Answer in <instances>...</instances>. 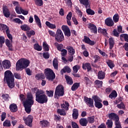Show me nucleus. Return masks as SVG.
Masks as SVG:
<instances>
[{
	"label": "nucleus",
	"instance_id": "obj_1",
	"mask_svg": "<svg viewBox=\"0 0 128 128\" xmlns=\"http://www.w3.org/2000/svg\"><path fill=\"white\" fill-rule=\"evenodd\" d=\"M14 78L16 80H22L20 74L16 72L12 74V71L10 70H6L4 73V81L6 82L10 88H14L16 86L14 84Z\"/></svg>",
	"mask_w": 128,
	"mask_h": 128
},
{
	"label": "nucleus",
	"instance_id": "obj_2",
	"mask_svg": "<svg viewBox=\"0 0 128 128\" xmlns=\"http://www.w3.org/2000/svg\"><path fill=\"white\" fill-rule=\"evenodd\" d=\"M30 60L28 59L22 58L18 60L16 63V70L17 72L22 71L25 69L26 72L28 76H32V71L30 68H26L30 66Z\"/></svg>",
	"mask_w": 128,
	"mask_h": 128
},
{
	"label": "nucleus",
	"instance_id": "obj_3",
	"mask_svg": "<svg viewBox=\"0 0 128 128\" xmlns=\"http://www.w3.org/2000/svg\"><path fill=\"white\" fill-rule=\"evenodd\" d=\"M44 74L42 73L36 74L35 76L36 80H44L46 78L48 80L54 82V78H56V74L50 68H45Z\"/></svg>",
	"mask_w": 128,
	"mask_h": 128
},
{
	"label": "nucleus",
	"instance_id": "obj_4",
	"mask_svg": "<svg viewBox=\"0 0 128 128\" xmlns=\"http://www.w3.org/2000/svg\"><path fill=\"white\" fill-rule=\"evenodd\" d=\"M34 91L36 92H35V100L38 104H46V102H48V96L45 94V92L44 90L34 88Z\"/></svg>",
	"mask_w": 128,
	"mask_h": 128
},
{
	"label": "nucleus",
	"instance_id": "obj_5",
	"mask_svg": "<svg viewBox=\"0 0 128 128\" xmlns=\"http://www.w3.org/2000/svg\"><path fill=\"white\" fill-rule=\"evenodd\" d=\"M34 101V96L32 93H27L26 99L24 102V106L26 114H30L32 112V106Z\"/></svg>",
	"mask_w": 128,
	"mask_h": 128
},
{
	"label": "nucleus",
	"instance_id": "obj_6",
	"mask_svg": "<svg viewBox=\"0 0 128 128\" xmlns=\"http://www.w3.org/2000/svg\"><path fill=\"white\" fill-rule=\"evenodd\" d=\"M64 86L62 85H58L56 87L55 92L54 94V98H58L60 96H64Z\"/></svg>",
	"mask_w": 128,
	"mask_h": 128
},
{
	"label": "nucleus",
	"instance_id": "obj_7",
	"mask_svg": "<svg viewBox=\"0 0 128 128\" xmlns=\"http://www.w3.org/2000/svg\"><path fill=\"white\" fill-rule=\"evenodd\" d=\"M64 40V34L60 29H58L55 35V40L57 42H62Z\"/></svg>",
	"mask_w": 128,
	"mask_h": 128
},
{
	"label": "nucleus",
	"instance_id": "obj_8",
	"mask_svg": "<svg viewBox=\"0 0 128 128\" xmlns=\"http://www.w3.org/2000/svg\"><path fill=\"white\" fill-rule=\"evenodd\" d=\"M106 116L107 118H108L110 120H114V124L118 122H120V117L116 114L114 112L108 113L106 115Z\"/></svg>",
	"mask_w": 128,
	"mask_h": 128
},
{
	"label": "nucleus",
	"instance_id": "obj_9",
	"mask_svg": "<svg viewBox=\"0 0 128 128\" xmlns=\"http://www.w3.org/2000/svg\"><path fill=\"white\" fill-rule=\"evenodd\" d=\"M84 101L86 104L88 106L89 108H92L94 107V100L92 99V98H88V96H84Z\"/></svg>",
	"mask_w": 128,
	"mask_h": 128
},
{
	"label": "nucleus",
	"instance_id": "obj_10",
	"mask_svg": "<svg viewBox=\"0 0 128 128\" xmlns=\"http://www.w3.org/2000/svg\"><path fill=\"white\" fill-rule=\"evenodd\" d=\"M62 30H63L65 36H68V38H70V28H68V26H62Z\"/></svg>",
	"mask_w": 128,
	"mask_h": 128
},
{
	"label": "nucleus",
	"instance_id": "obj_11",
	"mask_svg": "<svg viewBox=\"0 0 128 128\" xmlns=\"http://www.w3.org/2000/svg\"><path fill=\"white\" fill-rule=\"evenodd\" d=\"M2 14L5 16V18H10V9H8V6H2Z\"/></svg>",
	"mask_w": 128,
	"mask_h": 128
},
{
	"label": "nucleus",
	"instance_id": "obj_12",
	"mask_svg": "<svg viewBox=\"0 0 128 128\" xmlns=\"http://www.w3.org/2000/svg\"><path fill=\"white\" fill-rule=\"evenodd\" d=\"M23 120L26 126H32V116L30 115L27 118H24Z\"/></svg>",
	"mask_w": 128,
	"mask_h": 128
},
{
	"label": "nucleus",
	"instance_id": "obj_13",
	"mask_svg": "<svg viewBox=\"0 0 128 128\" xmlns=\"http://www.w3.org/2000/svg\"><path fill=\"white\" fill-rule=\"evenodd\" d=\"M88 28L90 29V30L93 32V34H98V28H96V26L94 25V24L89 23Z\"/></svg>",
	"mask_w": 128,
	"mask_h": 128
},
{
	"label": "nucleus",
	"instance_id": "obj_14",
	"mask_svg": "<svg viewBox=\"0 0 128 128\" xmlns=\"http://www.w3.org/2000/svg\"><path fill=\"white\" fill-rule=\"evenodd\" d=\"M105 24L107 26H114V22L111 18H108L105 20Z\"/></svg>",
	"mask_w": 128,
	"mask_h": 128
},
{
	"label": "nucleus",
	"instance_id": "obj_15",
	"mask_svg": "<svg viewBox=\"0 0 128 128\" xmlns=\"http://www.w3.org/2000/svg\"><path fill=\"white\" fill-rule=\"evenodd\" d=\"M2 64L5 70H8L11 66L10 62L8 60H4L2 62Z\"/></svg>",
	"mask_w": 128,
	"mask_h": 128
},
{
	"label": "nucleus",
	"instance_id": "obj_16",
	"mask_svg": "<svg viewBox=\"0 0 128 128\" xmlns=\"http://www.w3.org/2000/svg\"><path fill=\"white\" fill-rule=\"evenodd\" d=\"M71 72L72 69H70V68L68 66H64V68L60 71V72L62 75L64 74H66V72H67L68 74H70Z\"/></svg>",
	"mask_w": 128,
	"mask_h": 128
},
{
	"label": "nucleus",
	"instance_id": "obj_17",
	"mask_svg": "<svg viewBox=\"0 0 128 128\" xmlns=\"http://www.w3.org/2000/svg\"><path fill=\"white\" fill-rule=\"evenodd\" d=\"M82 68L83 70H87V72H88L92 70V66L90 65V63L86 62L85 64H82Z\"/></svg>",
	"mask_w": 128,
	"mask_h": 128
},
{
	"label": "nucleus",
	"instance_id": "obj_18",
	"mask_svg": "<svg viewBox=\"0 0 128 128\" xmlns=\"http://www.w3.org/2000/svg\"><path fill=\"white\" fill-rule=\"evenodd\" d=\"M10 30L8 26L2 23L0 24V32H2L4 34L6 32V31Z\"/></svg>",
	"mask_w": 128,
	"mask_h": 128
},
{
	"label": "nucleus",
	"instance_id": "obj_19",
	"mask_svg": "<svg viewBox=\"0 0 128 128\" xmlns=\"http://www.w3.org/2000/svg\"><path fill=\"white\" fill-rule=\"evenodd\" d=\"M9 108L12 112H18V106L16 104H10Z\"/></svg>",
	"mask_w": 128,
	"mask_h": 128
},
{
	"label": "nucleus",
	"instance_id": "obj_20",
	"mask_svg": "<svg viewBox=\"0 0 128 128\" xmlns=\"http://www.w3.org/2000/svg\"><path fill=\"white\" fill-rule=\"evenodd\" d=\"M66 50H68V54L70 56H74L76 54V50L72 46H67Z\"/></svg>",
	"mask_w": 128,
	"mask_h": 128
},
{
	"label": "nucleus",
	"instance_id": "obj_21",
	"mask_svg": "<svg viewBox=\"0 0 128 128\" xmlns=\"http://www.w3.org/2000/svg\"><path fill=\"white\" fill-rule=\"evenodd\" d=\"M34 18L35 20V22H36V24L38 26V28H42V22H40V19L38 16L36 14H34Z\"/></svg>",
	"mask_w": 128,
	"mask_h": 128
},
{
	"label": "nucleus",
	"instance_id": "obj_22",
	"mask_svg": "<svg viewBox=\"0 0 128 128\" xmlns=\"http://www.w3.org/2000/svg\"><path fill=\"white\" fill-rule=\"evenodd\" d=\"M80 124L82 126H88V120L86 118H81L79 120Z\"/></svg>",
	"mask_w": 128,
	"mask_h": 128
},
{
	"label": "nucleus",
	"instance_id": "obj_23",
	"mask_svg": "<svg viewBox=\"0 0 128 128\" xmlns=\"http://www.w3.org/2000/svg\"><path fill=\"white\" fill-rule=\"evenodd\" d=\"M60 107L62 110H68V108L70 107V104L68 101H65L62 104H60Z\"/></svg>",
	"mask_w": 128,
	"mask_h": 128
},
{
	"label": "nucleus",
	"instance_id": "obj_24",
	"mask_svg": "<svg viewBox=\"0 0 128 128\" xmlns=\"http://www.w3.org/2000/svg\"><path fill=\"white\" fill-rule=\"evenodd\" d=\"M72 116L74 120H78V110L76 108H74L72 110Z\"/></svg>",
	"mask_w": 128,
	"mask_h": 128
},
{
	"label": "nucleus",
	"instance_id": "obj_25",
	"mask_svg": "<svg viewBox=\"0 0 128 128\" xmlns=\"http://www.w3.org/2000/svg\"><path fill=\"white\" fill-rule=\"evenodd\" d=\"M79 2L81 4L85 6L86 8H90V2H88V0H79Z\"/></svg>",
	"mask_w": 128,
	"mask_h": 128
},
{
	"label": "nucleus",
	"instance_id": "obj_26",
	"mask_svg": "<svg viewBox=\"0 0 128 128\" xmlns=\"http://www.w3.org/2000/svg\"><path fill=\"white\" fill-rule=\"evenodd\" d=\"M106 78V72L102 71H99L98 74V80H104Z\"/></svg>",
	"mask_w": 128,
	"mask_h": 128
},
{
	"label": "nucleus",
	"instance_id": "obj_27",
	"mask_svg": "<svg viewBox=\"0 0 128 128\" xmlns=\"http://www.w3.org/2000/svg\"><path fill=\"white\" fill-rule=\"evenodd\" d=\"M65 78L66 80V82L68 84H70V86H72V84H74V81L72 80V77L68 76L65 75Z\"/></svg>",
	"mask_w": 128,
	"mask_h": 128
},
{
	"label": "nucleus",
	"instance_id": "obj_28",
	"mask_svg": "<svg viewBox=\"0 0 128 128\" xmlns=\"http://www.w3.org/2000/svg\"><path fill=\"white\" fill-rule=\"evenodd\" d=\"M120 40L124 42V40L126 42H128V34H122L120 35Z\"/></svg>",
	"mask_w": 128,
	"mask_h": 128
},
{
	"label": "nucleus",
	"instance_id": "obj_29",
	"mask_svg": "<svg viewBox=\"0 0 128 128\" xmlns=\"http://www.w3.org/2000/svg\"><path fill=\"white\" fill-rule=\"evenodd\" d=\"M40 124L42 125V128H48V126H50V122L46 120L40 121Z\"/></svg>",
	"mask_w": 128,
	"mask_h": 128
},
{
	"label": "nucleus",
	"instance_id": "obj_30",
	"mask_svg": "<svg viewBox=\"0 0 128 128\" xmlns=\"http://www.w3.org/2000/svg\"><path fill=\"white\" fill-rule=\"evenodd\" d=\"M106 64H108V66L111 68V70H112L114 66H116V65H114V62L110 60H108L106 62Z\"/></svg>",
	"mask_w": 128,
	"mask_h": 128
},
{
	"label": "nucleus",
	"instance_id": "obj_31",
	"mask_svg": "<svg viewBox=\"0 0 128 128\" xmlns=\"http://www.w3.org/2000/svg\"><path fill=\"white\" fill-rule=\"evenodd\" d=\"M108 42L110 46V50H112V48H114V38H110L108 39Z\"/></svg>",
	"mask_w": 128,
	"mask_h": 128
},
{
	"label": "nucleus",
	"instance_id": "obj_32",
	"mask_svg": "<svg viewBox=\"0 0 128 128\" xmlns=\"http://www.w3.org/2000/svg\"><path fill=\"white\" fill-rule=\"evenodd\" d=\"M80 82H75L73 84L71 88V90L72 92H76L78 90V88H80Z\"/></svg>",
	"mask_w": 128,
	"mask_h": 128
},
{
	"label": "nucleus",
	"instance_id": "obj_33",
	"mask_svg": "<svg viewBox=\"0 0 128 128\" xmlns=\"http://www.w3.org/2000/svg\"><path fill=\"white\" fill-rule=\"evenodd\" d=\"M116 96H118V93L116 90H112L110 94L108 96V98H111V100H112V98H116Z\"/></svg>",
	"mask_w": 128,
	"mask_h": 128
},
{
	"label": "nucleus",
	"instance_id": "obj_34",
	"mask_svg": "<svg viewBox=\"0 0 128 128\" xmlns=\"http://www.w3.org/2000/svg\"><path fill=\"white\" fill-rule=\"evenodd\" d=\"M94 84L98 88H102V81H100L98 80H96L94 81Z\"/></svg>",
	"mask_w": 128,
	"mask_h": 128
},
{
	"label": "nucleus",
	"instance_id": "obj_35",
	"mask_svg": "<svg viewBox=\"0 0 128 128\" xmlns=\"http://www.w3.org/2000/svg\"><path fill=\"white\" fill-rule=\"evenodd\" d=\"M20 28L21 30H24V32H28V30H30V28L26 24H24L21 26Z\"/></svg>",
	"mask_w": 128,
	"mask_h": 128
},
{
	"label": "nucleus",
	"instance_id": "obj_36",
	"mask_svg": "<svg viewBox=\"0 0 128 128\" xmlns=\"http://www.w3.org/2000/svg\"><path fill=\"white\" fill-rule=\"evenodd\" d=\"M34 48L36 50H38V52H40L42 50V46H40L38 44H35L34 45Z\"/></svg>",
	"mask_w": 128,
	"mask_h": 128
},
{
	"label": "nucleus",
	"instance_id": "obj_37",
	"mask_svg": "<svg viewBox=\"0 0 128 128\" xmlns=\"http://www.w3.org/2000/svg\"><path fill=\"white\" fill-rule=\"evenodd\" d=\"M34 2L37 6H44V1L42 0H34Z\"/></svg>",
	"mask_w": 128,
	"mask_h": 128
},
{
	"label": "nucleus",
	"instance_id": "obj_38",
	"mask_svg": "<svg viewBox=\"0 0 128 128\" xmlns=\"http://www.w3.org/2000/svg\"><path fill=\"white\" fill-rule=\"evenodd\" d=\"M52 64L54 68L58 70V60L54 58L52 62Z\"/></svg>",
	"mask_w": 128,
	"mask_h": 128
},
{
	"label": "nucleus",
	"instance_id": "obj_39",
	"mask_svg": "<svg viewBox=\"0 0 128 128\" xmlns=\"http://www.w3.org/2000/svg\"><path fill=\"white\" fill-rule=\"evenodd\" d=\"M54 45L56 46L58 50H59V52L62 50V48H64V45L62 44H58V42H55Z\"/></svg>",
	"mask_w": 128,
	"mask_h": 128
},
{
	"label": "nucleus",
	"instance_id": "obj_40",
	"mask_svg": "<svg viewBox=\"0 0 128 128\" xmlns=\"http://www.w3.org/2000/svg\"><path fill=\"white\" fill-rule=\"evenodd\" d=\"M43 50H44V52H48L50 50V46L46 42H44L42 44Z\"/></svg>",
	"mask_w": 128,
	"mask_h": 128
},
{
	"label": "nucleus",
	"instance_id": "obj_41",
	"mask_svg": "<svg viewBox=\"0 0 128 128\" xmlns=\"http://www.w3.org/2000/svg\"><path fill=\"white\" fill-rule=\"evenodd\" d=\"M114 124V122H112V120H108L106 122V125L107 126V128H112V125Z\"/></svg>",
	"mask_w": 128,
	"mask_h": 128
},
{
	"label": "nucleus",
	"instance_id": "obj_42",
	"mask_svg": "<svg viewBox=\"0 0 128 128\" xmlns=\"http://www.w3.org/2000/svg\"><path fill=\"white\" fill-rule=\"evenodd\" d=\"M46 96H48V98H52V96H54V90H46Z\"/></svg>",
	"mask_w": 128,
	"mask_h": 128
},
{
	"label": "nucleus",
	"instance_id": "obj_43",
	"mask_svg": "<svg viewBox=\"0 0 128 128\" xmlns=\"http://www.w3.org/2000/svg\"><path fill=\"white\" fill-rule=\"evenodd\" d=\"M36 34V32H34V30H32L30 31H28L26 32V36L29 38H32V36H34Z\"/></svg>",
	"mask_w": 128,
	"mask_h": 128
},
{
	"label": "nucleus",
	"instance_id": "obj_44",
	"mask_svg": "<svg viewBox=\"0 0 128 128\" xmlns=\"http://www.w3.org/2000/svg\"><path fill=\"white\" fill-rule=\"evenodd\" d=\"M57 112L59 114H60V116H66V111H64V110L63 109H58Z\"/></svg>",
	"mask_w": 128,
	"mask_h": 128
},
{
	"label": "nucleus",
	"instance_id": "obj_45",
	"mask_svg": "<svg viewBox=\"0 0 128 128\" xmlns=\"http://www.w3.org/2000/svg\"><path fill=\"white\" fill-rule=\"evenodd\" d=\"M87 120L88 122H89V124H94V116L88 117Z\"/></svg>",
	"mask_w": 128,
	"mask_h": 128
},
{
	"label": "nucleus",
	"instance_id": "obj_46",
	"mask_svg": "<svg viewBox=\"0 0 128 128\" xmlns=\"http://www.w3.org/2000/svg\"><path fill=\"white\" fill-rule=\"evenodd\" d=\"M46 24L48 28H56V24H52L50 22L46 21Z\"/></svg>",
	"mask_w": 128,
	"mask_h": 128
},
{
	"label": "nucleus",
	"instance_id": "obj_47",
	"mask_svg": "<svg viewBox=\"0 0 128 128\" xmlns=\"http://www.w3.org/2000/svg\"><path fill=\"white\" fill-rule=\"evenodd\" d=\"M101 101H99L98 102H96V103L94 104L95 106L97 108H102V102H100Z\"/></svg>",
	"mask_w": 128,
	"mask_h": 128
},
{
	"label": "nucleus",
	"instance_id": "obj_48",
	"mask_svg": "<svg viewBox=\"0 0 128 128\" xmlns=\"http://www.w3.org/2000/svg\"><path fill=\"white\" fill-rule=\"evenodd\" d=\"M117 108L120 110H126V106L124 102H121L120 104H118Z\"/></svg>",
	"mask_w": 128,
	"mask_h": 128
},
{
	"label": "nucleus",
	"instance_id": "obj_49",
	"mask_svg": "<svg viewBox=\"0 0 128 128\" xmlns=\"http://www.w3.org/2000/svg\"><path fill=\"white\" fill-rule=\"evenodd\" d=\"M120 20V16H118V14H115L113 16V20L114 22H118Z\"/></svg>",
	"mask_w": 128,
	"mask_h": 128
},
{
	"label": "nucleus",
	"instance_id": "obj_50",
	"mask_svg": "<svg viewBox=\"0 0 128 128\" xmlns=\"http://www.w3.org/2000/svg\"><path fill=\"white\" fill-rule=\"evenodd\" d=\"M86 12L88 14L89 16H94V14L95 12L94 10H92L90 8H88L86 10Z\"/></svg>",
	"mask_w": 128,
	"mask_h": 128
},
{
	"label": "nucleus",
	"instance_id": "obj_51",
	"mask_svg": "<svg viewBox=\"0 0 128 128\" xmlns=\"http://www.w3.org/2000/svg\"><path fill=\"white\" fill-rule=\"evenodd\" d=\"M10 121L9 120H5L3 123V126H6V128H9V126H10Z\"/></svg>",
	"mask_w": 128,
	"mask_h": 128
},
{
	"label": "nucleus",
	"instance_id": "obj_52",
	"mask_svg": "<svg viewBox=\"0 0 128 128\" xmlns=\"http://www.w3.org/2000/svg\"><path fill=\"white\" fill-rule=\"evenodd\" d=\"M122 100H124L122 98L119 97L114 102V104H120V102H122Z\"/></svg>",
	"mask_w": 128,
	"mask_h": 128
},
{
	"label": "nucleus",
	"instance_id": "obj_53",
	"mask_svg": "<svg viewBox=\"0 0 128 128\" xmlns=\"http://www.w3.org/2000/svg\"><path fill=\"white\" fill-rule=\"evenodd\" d=\"M6 34L7 35V36L11 42H12V34H10V31L8 30H7Z\"/></svg>",
	"mask_w": 128,
	"mask_h": 128
},
{
	"label": "nucleus",
	"instance_id": "obj_54",
	"mask_svg": "<svg viewBox=\"0 0 128 128\" xmlns=\"http://www.w3.org/2000/svg\"><path fill=\"white\" fill-rule=\"evenodd\" d=\"M74 8L76 10V12L79 14L80 16H82V10H80V8H78V6H75Z\"/></svg>",
	"mask_w": 128,
	"mask_h": 128
},
{
	"label": "nucleus",
	"instance_id": "obj_55",
	"mask_svg": "<svg viewBox=\"0 0 128 128\" xmlns=\"http://www.w3.org/2000/svg\"><path fill=\"white\" fill-rule=\"evenodd\" d=\"M10 96V95L8 94H3L2 95V98L3 100H6L7 102H8L10 100L8 99V98Z\"/></svg>",
	"mask_w": 128,
	"mask_h": 128
},
{
	"label": "nucleus",
	"instance_id": "obj_56",
	"mask_svg": "<svg viewBox=\"0 0 128 128\" xmlns=\"http://www.w3.org/2000/svg\"><path fill=\"white\" fill-rule=\"evenodd\" d=\"M92 98H93V100H94V104L96 102H100L101 100H100V98L98 97V96H94Z\"/></svg>",
	"mask_w": 128,
	"mask_h": 128
},
{
	"label": "nucleus",
	"instance_id": "obj_57",
	"mask_svg": "<svg viewBox=\"0 0 128 128\" xmlns=\"http://www.w3.org/2000/svg\"><path fill=\"white\" fill-rule=\"evenodd\" d=\"M90 40V38L86 36H84V38L82 40V42H84L85 44H88Z\"/></svg>",
	"mask_w": 128,
	"mask_h": 128
},
{
	"label": "nucleus",
	"instance_id": "obj_58",
	"mask_svg": "<svg viewBox=\"0 0 128 128\" xmlns=\"http://www.w3.org/2000/svg\"><path fill=\"white\" fill-rule=\"evenodd\" d=\"M114 36H116V38H118L120 36V33L118 32L116 29H114L112 31Z\"/></svg>",
	"mask_w": 128,
	"mask_h": 128
},
{
	"label": "nucleus",
	"instance_id": "obj_59",
	"mask_svg": "<svg viewBox=\"0 0 128 128\" xmlns=\"http://www.w3.org/2000/svg\"><path fill=\"white\" fill-rule=\"evenodd\" d=\"M78 70H80L79 66L76 65L73 67V72H75V74H76V72H78Z\"/></svg>",
	"mask_w": 128,
	"mask_h": 128
},
{
	"label": "nucleus",
	"instance_id": "obj_60",
	"mask_svg": "<svg viewBox=\"0 0 128 128\" xmlns=\"http://www.w3.org/2000/svg\"><path fill=\"white\" fill-rule=\"evenodd\" d=\"M61 52V54L62 56H66L68 54V50L66 49H62Z\"/></svg>",
	"mask_w": 128,
	"mask_h": 128
},
{
	"label": "nucleus",
	"instance_id": "obj_61",
	"mask_svg": "<svg viewBox=\"0 0 128 128\" xmlns=\"http://www.w3.org/2000/svg\"><path fill=\"white\" fill-rule=\"evenodd\" d=\"M20 12L24 16H26L28 14V11L24 10L22 7L20 8Z\"/></svg>",
	"mask_w": 128,
	"mask_h": 128
},
{
	"label": "nucleus",
	"instance_id": "obj_62",
	"mask_svg": "<svg viewBox=\"0 0 128 128\" xmlns=\"http://www.w3.org/2000/svg\"><path fill=\"white\" fill-rule=\"evenodd\" d=\"M115 127L114 128H122V124H120V122H117L114 123Z\"/></svg>",
	"mask_w": 128,
	"mask_h": 128
},
{
	"label": "nucleus",
	"instance_id": "obj_63",
	"mask_svg": "<svg viewBox=\"0 0 128 128\" xmlns=\"http://www.w3.org/2000/svg\"><path fill=\"white\" fill-rule=\"evenodd\" d=\"M43 57L44 58H46V60L50 58V53H48V52L44 53Z\"/></svg>",
	"mask_w": 128,
	"mask_h": 128
},
{
	"label": "nucleus",
	"instance_id": "obj_64",
	"mask_svg": "<svg viewBox=\"0 0 128 128\" xmlns=\"http://www.w3.org/2000/svg\"><path fill=\"white\" fill-rule=\"evenodd\" d=\"M72 128H80L78 124L76 122H72Z\"/></svg>",
	"mask_w": 128,
	"mask_h": 128
}]
</instances>
